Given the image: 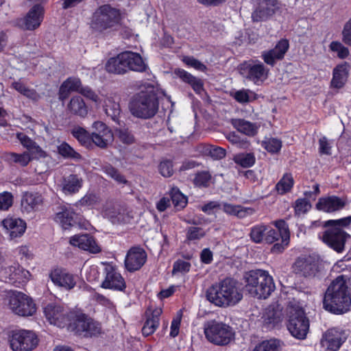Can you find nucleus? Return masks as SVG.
Wrapping results in <instances>:
<instances>
[{"label":"nucleus","mask_w":351,"mask_h":351,"mask_svg":"<svg viewBox=\"0 0 351 351\" xmlns=\"http://www.w3.org/2000/svg\"><path fill=\"white\" fill-rule=\"evenodd\" d=\"M323 307L334 315L350 311L351 293L343 276L337 277L328 287L323 298Z\"/></svg>","instance_id":"nucleus-1"},{"label":"nucleus","mask_w":351,"mask_h":351,"mask_svg":"<svg viewBox=\"0 0 351 351\" xmlns=\"http://www.w3.org/2000/svg\"><path fill=\"white\" fill-rule=\"evenodd\" d=\"M206 297L215 306L226 308L238 304L243 298V293L238 287V282L226 277L209 287Z\"/></svg>","instance_id":"nucleus-2"},{"label":"nucleus","mask_w":351,"mask_h":351,"mask_svg":"<svg viewBox=\"0 0 351 351\" xmlns=\"http://www.w3.org/2000/svg\"><path fill=\"white\" fill-rule=\"evenodd\" d=\"M129 108L131 114L136 118L149 119L154 117L159 108L157 93L153 88L139 91L132 96Z\"/></svg>","instance_id":"nucleus-3"},{"label":"nucleus","mask_w":351,"mask_h":351,"mask_svg":"<svg viewBox=\"0 0 351 351\" xmlns=\"http://www.w3.org/2000/svg\"><path fill=\"white\" fill-rule=\"evenodd\" d=\"M147 69L148 66L141 56L130 51L121 52L116 57L110 58L106 64V71L114 74H124L128 71L143 73Z\"/></svg>","instance_id":"nucleus-4"},{"label":"nucleus","mask_w":351,"mask_h":351,"mask_svg":"<svg viewBox=\"0 0 351 351\" xmlns=\"http://www.w3.org/2000/svg\"><path fill=\"white\" fill-rule=\"evenodd\" d=\"M244 278L245 289L253 297L266 299L275 289L272 277L265 270H251Z\"/></svg>","instance_id":"nucleus-5"},{"label":"nucleus","mask_w":351,"mask_h":351,"mask_svg":"<svg viewBox=\"0 0 351 351\" xmlns=\"http://www.w3.org/2000/svg\"><path fill=\"white\" fill-rule=\"evenodd\" d=\"M285 324L288 331L294 338L300 340L306 338L310 322L302 307L291 305L287 308Z\"/></svg>","instance_id":"nucleus-6"},{"label":"nucleus","mask_w":351,"mask_h":351,"mask_svg":"<svg viewBox=\"0 0 351 351\" xmlns=\"http://www.w3.org/2000/svg\"><path fill=\"white\" fill-rule=\"evenodd\" d=\"M121 12L110 4L99 6L93 12L90 21V27L95 32L103 33L120 23Z\"/></svg>","instance_id":"nucleus-7"},{"label":"nucleus","mask_w":351,"mask_h":351,"mask_svg":"<svg viewBox=\"0 0 351 351\" xmlns=\"http://www.w3.org/2000/svg\"><path fill=\"white\" fill-rule=\"evenodd\" d=\"M69 330L84 338L97 337L101 334V324L81 310H75Z\"/></svg>","instance_id":"nucleus-8"},{"label":"nucleus","mask_w":351,"mask_h":351,"mask_svg":"<svg viewBox=\"0 0 351 351\" xmlns=\"http://www.w3.org/2000/svg\"><path fill=\"white\" fill-rule=\"evenodd\" d=\"M204 330L207 340L217 346H226L234 339L232 328L229 325L215 319L205 322Z\"/></svg>","instance_id":"nucleus-9"},{"label":"nucleus","mask_w":351,"mask_h":351,"mask_svg":"<svg viewBox=\"0 0 351 351\" xmlns=\"http://www.w3.org/2000/svg\"><path fill=\"white\" fill-rule=\"evenodd\" d=\"M9 342L13 351H32L38 346L39 338L34 330L16 329L11 332Z\"/></svg>","instance_id":"nucleus-10"},{"label":"nucleus","mask_w":351,"mask_h":351,"mask_svg":"<svg viewBox=\"0 0 351 351\" xmlns=\"http://www.w3.org/2000/svg\"><path fill=\"white\" fill-rule=\"evenodd\" d=\"M75 310H69L55 303L48 304L44 308V314L51 324L59 328H69Z\"/></svg>","instance_id":"nucleus-11"},{"label":"nucleus","mask_w":351,"mask_h":351,"mask_svg":"<svg viewBox=\"0 0 351 351\" xmlns=\"http://www.w3.org/2000/svg\"><path fill=\"white\" fill-rule=\"evenodd\" d=\"M239 71L243 77L257 85L267 78L269 73V70L263 62L252 59L241 63Z\"/></svg>","instance_id":"nucleus-12"},{"label":"nucleus","mask_w":351,"mask_h":351,"mask_svg":"<svg viewBox=\"0 0 351 351\" xmlns=\"http://www.w3.org/2000/svg\"><path fill=\"white\" fill-rule=\"evenodd\" d=\"M9 306L14 314L22 317L32 316L36 312L32 298L20 291H15L10 296Z\"/></svg>","instance_id":"nucleus-13"},{"label":"nucleus","mask_w":351,"mask_h":351,"mask_svg":"<svg viewBox=\"0 0 351 351\" xmlns=\"http://www.w3.org/2000/svg\"><path fill=\"white\" fill-rule=\"evenodd\" d=\"M319 237L328 247L337 253H342L345 250V245L350 235L342 228L339 227H327Z\"/></svg>","instance_id":"nucleus-14"},{"label":"nucleus","mask_w":351,"mask_h":351,"mask_svg":"<svg viewBox=\"0 0 351 351\" xmlns=\"http://www.w3.org/2000/svg\"><path fill=\"white\" fill-rule=\"evenodd\" d=\"M29 271L17 263L0 268V277L3 278L5 282L12 284L15 287H19L25 284L29 280Z\"/></svg>","instance_id":"nucleus-15"},{"label":"nucleus","mask_w":351,"mask_h":351,"mask_svg":"<svg viewBox=\"0 0 351 351\" xmlns=\"http://www.w3.org/2000/svg\"><path fill=\"white\" fill-rule=\"evenodd\" d=\"M49 278L55 287L64 291H71L77 284V277L66 268L56 266L51 268Z\"/></svg>","instance_id":"nucleus-16"},{"label":"nucleus","mask_w":351,"mask_h":351,"mask_svg":"<svg viewBox=\"0 0 351 351\" xmlns=\"http://www.w3.org/2000/svg\"><path fill=\"white\" fill-rule=\"evenodd\" d=\"M104 279L101 284V288L117 291H125V281L115 266L106 264L104 269Z\"/></svg>","instance_id":"nucleus-17"},{"label":"nucleus","mask_w":351,"mask_h":351,"mask_svg":"<svg viewBox=\"0 0 351 351\" xmlns=\"http://www.w3.org/2000/svg\"><path fill=\"white\" fill-rule=\"evenodd\" d=\"M293 269L297 275L304 278H313L319 271V263L313 256H301L294 262Z\"/></svg>","instance_id":"nucleus-18"},{"label":"nucleus","mask_w":351,"mask_h":351,"mask_svg":"<svg viewBox=\"0 0 351 351\" xmlns=\"http://www.w3.org/2000/svg\"><path fill=\"white\" fill-rule=\"evenodd\" d=\"M147 255L145 250L140 245L131 247L125 256L124 264L130 272L138 271L147 261Z\"/></svg>","instance_id":"nucleus-19"},{"label":"nucleus","mask_w":351,"mask_h":351,"mask_svg":"<svg viewBox=\"0 0 351 351\" xmlns=\"http://www.w3.org/2000/svg\"><path fill=\"white\" fill-rule=\"evenodd\" d=\"M45 9L39 3L34 5L25 16L19 22L21 27L25 29L33 31L38 28L44 19Z\"/></svg>","instance_id":"nucleus-20"},{"label":"nucleus","mask_w":351,"mask_h":351,"mask_svg":"<svg viewBox=\"0 0 351 351\" xmlns=\"http://www.w3.org/2000/svg\"><path fill=\"white\" fill-rule=\"evenodd\" d=\"M60 211L56 213L54 220L58 223L64 230H69L71 227L78 226L82 221V215L76 213L73 208L63 206L60 208Z\"/></svg>","instance_id":"nucleus-21"},{"label":"nucleus","mask_w":351,"mask_h":351,"mask_svg":"<svg viewBox=\"0 0 351 351\" xmlns=\"http://www.w3.org/2000/svg\"><path fill=\"white\" fill-rule=\"evenodd\" d=\"M289 49V40L287 38H281L273 49L263 51L261 58L267 65L274 66L277 61L284 59Z\"/></svg>","instance_id":"nucleus-22"},{"label":"nucleus","mask_w":351,"mask_h":351,"mask_svg":"<svg viewBox=\"0 0 351 351\" xmlns=\"http://www.w3.org/2000/svg\"><path fill=\"white\" fill-rule=\"evenodd\" d=\"M346 339L341 331L335 328H330L323 334L321 345L324 351H338Z\"/></svg>","instance_id":"nucleus-23"},{"label":"nucleus","mask_w":351,"mask_h":351,"mask_svg":"<svg viewBox=\"0 0 351 351\" xmlns=\"http://www.w3.org/2000/svg\"><path fill=\"white\" fill-rule=\"evenodd\" d=\"M93 127L97 132L91 133V146L95 144L100 148L107 147L109 143L113 139V134L110 129L103 122L96 121Z\"/></svg>","instance_id":"nucleus-24"},{"label":"nucleus","mask_w":351,"mask_h":351,"mask_svg":"<svg viewBox=\"0 0 351 351\" xmlns=\"http://www.w3.org/2000/svg\"><path fill=\"white\" fill-rule=\"evenodd\" d=\"M162 313L160 308H152L148 307L145 313L146 320L142 328V334L148 337L155 332L159 326L160 317Z\"/></svg>","instance_id":"nucleus-25"},{"label":"nucleus","mask_w":351,"mask_h":351,"mask_svg":"<svg viewBox=\"0 0 351 351\" xmlns=\"http://www.w3.org/2000/svg\"><path fill=\"white\" fill-rule=\"evenodd\" d=\"M330 87L341 89L346 84L350 75V64L347 62L337 64L332 70Z\"/></svg>","instance_id":"nucleus-26"},{"label":"nucleus","mask_w":351,"mask_h":351,"mask_svg":"<svg viewBox=\"0 0 351 351\" xmlns=\"http://www.w3.org/2000/svg\"><path fill=\"white\" fill-rule=\"evenodd\" d=\"M2 225L12 239L21 237L27 228V224L24 220L13 217L4 219L2 221Z\"/></svg>","instance_id":"nucleus-27"},{"label":"nucleus","mask_w":351,"mask_h":351,"mask_svg":"<svg viewBox=\"0 0 351 351\" xmlns=\"http://www.w3.org/2000/svg\"><path fill=\"white\" fill-rule=\"evenodd\" d=\"M346 206V201L336 195L320 197L315 205L318 210L332 213L341 210Z\"/></svg>","instance_id":"nucleus-28"},{"label":"nucleus","mask_w":351,"mask_h":351,"mask_svg":"<svg viewBox=\"0 0 351 351\" xmlns=\"http://www.w3.org/2000/svg\"><path fill=\"white\" fill-rule=\"evenodd\" d=\"M70 243L73 246L92 253H98L101 251L94 237L88 234L74 235L71 237Z\"/></svg>","instance_id":"nucleus-29"},{"label":"nucleus","mask_w":351,"mask_h":351,"mask_svg":"<svg viewBox=\"0 0 351 351\" xmlns=\"http://www.w3.org/2000/svg\"><path fill=\"white\" fill-rule=\"evenodd\" d=\"M83 179L77 174H70L63 177L62 181V192L66 195L77 193L83 186Z\"/></svg>","instance_id":"nucleus-30"},{"label":"nucleus","mask_w":351,"mask_h":351,"mask_svg":"<svg viewBox=\"0 0 351 351\" xmlns=\"http://www.w3.org/2000/svg\"><path fill=\"white\" fill-rule=\"evenodd\" d=\"M265 5L260 3L253 12L252 17L254 21H263L267 20L276 13V1L263 0Z\"/></svg>","instance_id":"nucleus-31"},{"label":"nucleus","mask_w":351,"mask_h":351,"mask_svg":"<svg viewBox=\"0 0 351 351\" xmlns=\"http://www.w3.org/2000/svg\"><path fill=\"white\" fill-rule=\"evenodd\" d=\"M276 230H280L282 236V243H274L271 248L272 253H282L288 246L290 240V232L288 225L283 219H279L274 221Z\"/></svg>","instance_id":"nucleus-32"},{"label":"nucleus","mask_w":351,"mask_h":351,"mask_svg":"<svg viewBox=\"0 0 351 351\" xmlns=\"http://www.w3.org/2000/svg\"><path fill=\"white\" fill-rule=\"evenodd\" d=\"M68 112L80 118H85L88 112V107L84 99L80 95L73 96L67 104Z\"/></svg>","instance_id":"nucleus-33"},{"label":"nucleus","mask_w":351,"mask_h":351,"mask_svg":"<svg viewBox=\"0 0 351 351\" xmlns=\"http://www.w3.org/2000/svg\"><path fill=\"white\" fill-rule=\"evenodd\" d=\"M82 82L79 77H69L65 80L60 85L58 90V98L60 101H64L67 99L71 92H79Z\"/></svg>","instance_id":"nucleus-34"},{"label":"nucleus","mask_w":351,"mask_h":351,"mask_svg":"<svg viewBox=\"0 0 351 351\" xmlns=\"http://www.w3.org/2000/svg\"><path fill=\"white\" fill-rule=\"evenodd\" d=\"M230 123L234 128L239 132L248 136H254L257 134L259 125L244 119H232Z\"/></svg>","instance_id":"nucleus-35"},{"label":"nucleus","mask_w":351,"mask_h":351,"mask_svg":"<svg viewBox=\"0 0 351 351\" xmlns=\"http://www.w3.org/2000/svg\"><path fill=\"white\" fill-rule=\"evenodd\" d=\"M42 203V195L35 192H25L21 199V206L27 213L35 210Z\"/></svg>","instance_id":"nucleus-36"},{"label":"nucleus","mask_w":351,"mask_h":351,"mask_svg":"<svg viewBox=\"0 0 351 351\" xmlns=\"http://www.w3.org/2000/svg\"><path fill=\"white\" fill-rule=\"evenodd\" d=\"M101 213L105 217L114 223L117 219H119V216L121 213V206L114 199H107L102 206Z\"/></svg>","instance_id":"nucleus-37"},{"label":"nucleus","mask_w":351,"mask_h":351,"mask_svg":"<svg viewBox=\"0 0 351 351\" xmlns=\"http://www.w3.org/2000/svg\"><path fill=\"white\" fill-rule=\"evenodd\" d=\"M283 346L282 341L272 338L262 341L256 345L252 351H282Z\"/></svg>","instance_id":"nucleus-38"},{"label":"nucleus","mask_w":351,"mask_h":351,"mask_svg":"<svg viewBox=\"0 0 351 351\" xmlns=\"http://www.w3.org/2000/svg\"><path fill=\"white\" fill-rule=\"evenodd\" d=\"M17 138L20 141L21 145L29 151L31 155L37 154L38 156H44V152L42 149L27 135L22 132L18 133Z\"/></svg>","instance_id":"nucleus-39"},{"label":"nucleus","mask_w":351,"mask_h":351,"mask_svg":"<svg viewBox=\"0 0 351 351\" xmlns=\"http://www.w3.org/2000/svg\"><path fill=\"white\" fill-rule=\"evenodd\" d=\"M57 149L58 154L64 159H71L75 161H80L82 158V155L65 141L58 145Z\"/></svg>","instance_id":"nucleus-40"},{"label":"nucleus","mask_w":351,"mask_h":351,"mask_svg":"<svg viewBox=\"0 0 351 351\" xmlns=\"http://www.w3.org/2000/svg\"><path fill=\"white\" fill-rule=\"evenodd\" d=\"M294 180L291 173H285L276 184V189L280 195H285L291 191Z\"/></svg>","instance_id":"nucleus-41"},{"label":"nucleus","mask_w":351,"mask_h":351,"mask_svg":"<svg viewBox=\"0 0 351 351\" xmlns=\"http://www.w3.org/2000/svg\"><path fill=\"white\" fill-rule=\"evenodd\" d=\"M100 202L101 197L98 194L88 192L75 204V206L93 209L99 205Z\"/></svg>","instance_id":"nucleus-42"},{"label":"nucleus","mask_w":351,"mask_h":351,"mask_svg":"<svg viewBox=\"0 0 351 351\" xmlns=\"http://www.w3.org/2000/svg\"><path fill=\"white\" fill-rule=\"evenodd\" d=\"M72 136L79 143L86 148L91 147V134L82 127H77L71 130Z\"/></svg>","instance_id":"nucleus-43"},{"label":"nucleus","mask_w":351,"mask_h":351,"mask_svg":"<svg viewBox=\"0 0 351 351\" xmlns=\"http://www.w3.org/2000/svg\"><path fill=\"white\" fill-rule=\"evenodd\" d=\"M171 200L177 210L185 208L188 203L187 197L185 196L178 188L173 187L169 192Z\"/></svg>","instance_id":"nucleus-44"},{"label":"nucleus","mask_w":351,"mask_h":351,"mask_svg":"<svg viewBox=\"0 0 351 351\" xmlns=\"http://www.w3.org/2000/svg\"><path fill=\"white\" fill-rule=\"evenodd\" d=\"M40 157V156H38L37 154L31 155V153L28 152H23V154L12 152L9 154L8 158L11 161L18 163L22 167H25L34 158H38Z\"/></svg>","instance_id":"nucleus-45"},{"label":"nucleus","mask_w":351,"mask_h":351,"mask_svg":"<svg viewBox=\"0 0 351 351\" xmlns=\"http://www.w3.org/2000/svg\"><path fill=\"white\" fill-rule=\"evenodd\" d=\"M234 161L243 168H249L255 164L256 158L253 153H241L234 156Z\"/></svg>","instance_id":"nucleus-46"},{"label":"nucleus","mask_w":351,"mask_h":351,"mask_svg":"<svg viewBox=\"0 0 351 351\" xmlns=\"http://www.w3.org/2000/svg\"><path fill=\"white\" fill-rule=\"evenodd\" d=\"M267 226L263 223L257 224L252 226L250 229V237L252 242L255 243H262L264 241Z\"/></svg>","instance_id":"nucleus-47"},{"label":"nucleus","mask_w":351,"mask_h":351,"mask_svg":"<svg viewBox=\"0 0 351 351\" xmlns=\"http://www.w3.org/2000/svg\"><path fill=\"white\" fill-rule=\"evenodd\" d=\"M211 179L212 175L208 171H200L195 174L193 182L198 188H208Z\"/></svg>","instance_id":"nucleus-48"},{"label":"nucleus","mask_w":351,"mask_h":351,"mask_svg":"<svg viewBox=\"0 0 351 351\" xmlns=\"http://www.w3.org/2000/svg\"><path fill=\"white\" fill-rule=\"evenodd\" d=\"M158 169L159 173L164 178H170L174 174V163L172 159L163 158L160 161Z\"/></svg>","instance_id":"nucleus-49"},{"label":"nucleus","mask_w":351,"mask_h":351,"mask_svg":"<svg viewBox=\"0 0 351 351\" xmlns=\"http://www.w3.org/2000/svg\"><path fill=\"white\" fill-rule=\"evenodd\" d=\"M115 134L118 140L124 145H129L135 143L134 135L128 128L116 129Z\"/></svg>","instance_id":"nucleus-50"},{"label":"nucleus","mask_w":351,"mask_h":351,"mask_svg":"<svg viewBox=\"0 0 351 351\" xmlns=\"http://www.w3.org/2000/svg\"><path fill=\"white\" fill-rule=\"evenodd\" d=\"M267 229L263 242L267 244L282 243V236L280 230H276L269 226H267Z\"/></svg>","instance_id":"nucleus-51"},{"label":"nucleus","mask_w":351,"mask_h":351,"mask_svg":"<svg viewBox=\"0 0 351 351\" xmlns=\"http://www.w3.org/2000/svg\"><path fill=\"white\" fill-rule=\"evenodd\" d=\"M312 207L308 199L306 198H298L295 201L293 208L295 215L300 216L308 213Z\"/></svg>","instance_id":"nucleus-52"},{"label":"nucleus","mask_w":351,"mask_h":351,"mask_svg":"<svg viewBox=\"0 0 351 351\" xmlns=\"http://www.w3.org/2000/svg\"><path fill=\"white\" fill-rule=\"evenodd\" d=\"M206 234V231L204 228L197 226H191L186 229V239L188 241H199L204 238Z\"/></svg>","instance_id":"nucleus-53"},{"label":"nucleus","mask_w":351,"mask_h":351,"mask_svg":"<svg viewBox=\"0 0 351 351\" xmlns=\"http://www.w3.org/2000/svg\"><path fill=\"white\" fill-rule=\"evenodd\" d=\"M12 88L16 91L25 96L27 98L35 99L36 98L37 93L34 89H32L26 86L23 82L20 81L14 82L11 85Z\"/></svg>","instance_id":"nucleus-54"},{"label":"nucleus","mask_w":351,"mask_h":351,"mask_svg":"<svg viewBox=\"0 0 351 351\" xmlns=\"http://www.w3.org/2000/svg\"><path fill=\"white\" fill-rule=\"evenodd\" d=\"M263 147L269 153H278L282 147V141L276 138H269L262 142Z\"/></svg>","instance_id":"nucleus-55"},{"label":"nucleus","mask_w":351,"mask_h":351,"mask_svg":"<svg viewBox=\"0 0 351 351\" xmlns=\"http://www.w3.org/2000/svg\"><path fill=\"white\" fill-rule=\"evenodd\" d=\"M329 49L332 52H336L339 59H346L350 55V51L339 41H332L329 45Z\"/></svg>","instance_id":"nucleus-56"},{"label":"nucleus","mask_w":351,"mask_h":351,"mask_svg":"<svg viewBox=\"0 0 351 351\" xmlns=\"http://www.w3.org/2000/svg\"><path fill=\"white\" fill-rule=\"evenodd\" d=\"M223 210L228 215L243 217L246 213V209L239 205H233L229 203H224Z\"/></svg>","instance_id":"nucleus-57"},{"label":"nucleus","mask_w":351,"mask_h":351,"mask_svg":"<svg viewBox=\"0 0 351 351\" xmlns=\"http://www.w3.org/2000/svg\"><path fill=\"white\" fill-rule=\"evenodd\" d=\"M105 112L107 116L110 117L112 120L115 122L118 121L121 113L119 104L108 101V104H106L105 106Z\"/></svg>","instance_id":"nucleus-58"},{"label":"nucleus","mask_w":351,"mask_h":351,"mask_svg":"<svg viewBox=\"0 0 351 351\" xmlns=\"http://www.w3.org/2000/svg\"><path fill=\"white\" fill-rule=\"evenodd\" d=\"M104 171L111 178L114 179L119 184H127L128 180L119 171L112 165L104 167Z\"/></svg>","instance_id":"nucleus-59"},{"label":"nucleus","mask_w":351,"mask_h":351,"mask_svg":"<svg viewBox=\"0 0 351 351\" xmlns=\"http://www.w3.org/2000/svg\"><path fill=\"white\" fill-rule=\"evenodd\" d=\"M14 197L10 192L0 193V210H8L13 204Z\"/></svg>","instance_id":"nucleus-60"},{"label":"nucleus","mask_w":351,"mask_h":351,"mask_svg":"<svg viewBox=\"0 0 351 351\" xmlns=\"http://www.w3.org/2000/svg\"><path fill=\"white\" fill-rule=\"evenodd\" d=\"M351 223V216L339 219H330L324 222V227H347Z\"/></svg>","instance_id":"nucleus-61"},{"label":"nucleus","mask_w":351,"mask_h":351,"mask_svg":"<svg viewBox=\"0 0 351 351\" xmlns=\"http://www.w3.org/2000/svg\"><path fill=\"white\" fill-rule=\"evenodd\" d=\"M191 267V265L189 262L178 259L173 265L172 273L173 274L178 272L187 273L190 271Z\"/></svg>","instance_id":"nucleus-62"},{"label":"nucleus","mask_w":351,"mask_h":351,"mask_svg":"<svg viewBox=\"0 0 351 351\" xmlns=\"http://www.w3.org/2000/svg\"><path fill=\"white\" fill-rule=\"evenodd\" d=\"M341 34L342 42L351 47V18L345 23Z\"/></svg>","instance_id":"nucleus-63"},{"label":"nucleus","mask_w":351,"mask_h":351,"mask_svg":"<svg viewBox=\"0 0 351 351\" xmlns=\"http://www.w3.org/2000/svg\"><path fill=\"white\" fill-rule=\"evenodd\" d=\"M331 148L330 143L326 136H322L319 139V152L321 155L330 156Z\"/></svg>","instance_id":"nucleus-64"}]
</instances>
